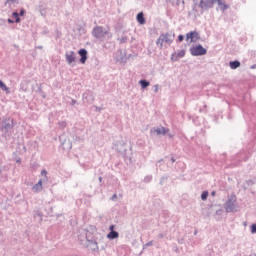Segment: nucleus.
Segmentation results:
<instances>
[{
  "label": "nucleus",
  "mask_w": 256,
  "mask_h": 256,
  "mask_svg": "<svg viewBox=\"0 0 256 256\" xmlns=\"http://www.w3.org/2000/svg\"><path fill=\"white\" fill-rule=\"evenodd\" d=\"M7 23H9L10 25H12L13 23H15V20L8 18L7 19Z\"/></svg>",
  "instance_id": "obj_37"
},
{
  "label": "nucleus",
  "mask_w": 256,
  "mask_h": 256,
  "mask_svg": "<svg viewBox=\"0 0 256 256\" xmlns=\"http://www.w3.org/2000/svg\"><path fill=\"white\" fill-rule=\"evenodd\" d=\"M215 195H217V192L212 191V192H211V196H212V197H215Z\"/></svg>",
  "instance_id": "obj_52"
},
{
  "label": "nucleus",
  "mask_w": 256,
  "mask_h": 256,
  "mask_svg": "<svg viewBox=\"0 0 256 256\" xmlns=\"http://www.w3.org/2000/svg\"><path fill=\"white\" fill-rule=\"evenodd\" d=\"M171 161H172V163H175V158L171 157Z\"/></svg>",
  "instance_id": "obj_56"
},
{
  "label": "nucleus",
  "mask_w": 256,
  "mask_h": 256,
  "mask_svg": "<svg viewBox=\"0 0 256 256\" xmlns=\"http://www.w3.org/2000/svg\"><path fill=\"white\" fill-rule=\"evenodd\" d=\"M235 203H237V197L235 195L230 196L224 204L226 213H236L237 208Z\"/></svg>",
  "instance_id": "obj_6"
},
{
  "label": "nucleus",
  "mask_w": 256,
  "mask_h": 256,
  "mask_svg": "<svg viewBox=\"0 0 256 256\" xmlns=\"http://www.w3.org/2000/svg\"><path fill=\"white\" fill-rule=\"evenodd\" d=\"M221 213H223V210H221V209L216 211V215H221Z\"/></svg>",
  "instance_id": "obj_48"
},
{
  "label": "nucleus",
  "mask_w": 256,
  "mask_h": 256,
  "mask_svg": "<svg viewBox=\"0 0 256 256\" xmlns=\"http://www.w3.org/2000/svg\"><path fill=\"white\" fill-rule=\"evenodd\" d=\"M78 55L80 56L79 62L82 65H85V63H87V60L89 59V52L87 51V49L81 48L80 50H78Z\"/></svg>",
  "instance_id": "obj_12"
},
{
  "label": "nucleus",
  "mask_w": 256,
  "mask_h": 256,
  "mask_svg": "<svg viewBox=\"0 0 256 256\" xmlns=\"http://www.w3.org/2000/svg\"><path fill=\"white\" fill-rule=\"evenodd\" d=\"M59 141H60L61 145H65V141H67V140L65 138H63V136H60Z\"/></svg>",
  "instance_id": "obj_33"
},
{
  "label": "nucleus",
  "mask_w": 256,
  "mask_h": 256,
  "mask_svg": "<svg viewBox=\"0 0 256 256\" xmlns=\"http://www.w3.org/2000/svg\"><path fill=\"white\" fill-rule=\"evenodd\" d=\"M157 135H167L169 133V129L165 127H161L158 129H155Z\"/></svg>",
  "instance_id": "obj_21"
},
{
  "label": "nucleus",
  "mask_w": 256,
  "mask_h": 256,
  "mask_svg": "<svg viewBox=\"0 0 256 256\" xmlns=\"http://www.w3.org/2000/svg\"><path fill=\"white\" fill-rule=\"evenodd\" d=\"M58 127L59 129H65V127H67V122L66 121L58 122Z\"/></svg>",
  "instance_id": "obj_28"
},
{
  "label": "nucleus",
  "mask_w": 256,
  "mask_h": 256,
  "mask_svg": "<svg viewBox=\"0 0 256 256\" xmlns=\"http://www.w3.org/2000/svg\"><path fill=\"white\" fill-rule=\"evenodd\" d=\"M92 231H95V227H94V228H92Z\"/></svg>",
  "instance_id": "obj_63"
},
{
  "label": "nucleus",
  "mask_w": 256,
  "mask_h": 256,
  "mask_svg": "<svg viewBox=\"0 0 256 256\" xmlns=\"http://www.w3.org/2000/svg\"><path fill=\"white\" fill-rule=\"evenodd\" d=\"M252 123H255V121L253 119H251Z\"/></svg>",
  "instance_id": "obj_60"
},
{
  "label": "nucleus",
  "mask_w": 256,
  "mask_h": 256,
  "mask_svg": "<svg viewBox=\"0 0 256 256\" xmlns=\"http://www.w3.org/2000/svg\"><path fill=\"white\" fill-rule=\"evenodd\" d=\"M189 51L192 57H203V55H207V48L203 47L201 44L193 45L190 47Z\"/></svg>",
  "instance_id": "obj_5"
},
{
  "label": "nucleus",
  "mask_w": 256,
  "mask_h": 256,
  "mask_svg": "<svg viewBox=\"0 0 256 256\" xmlns=\"http://www.w3.org/2000/svg\"><path fill=\"white\" fill-rule=\"evenodd\" d=\"M215 6V0H193L192 12H189L188 15H194V17H201L205 11L213 9Z\"/></svg>",
  "instance_id": "obj_1"
},
{
  "label": "nucleus",
  "mask_w": 256,
  "mask_h": 256,
  "mask_svg": "<svg viewBox=\"0 0 256 256\" xmlns=\"http://www.w3.org/2000/svg\"><path fill=\"white\" fill-rule=\"evenodd\" d=\"M0 89L2 91H5L6 93H9V87H7V85L5 84V82H3V80H0Z\"/></svg>",
  "instance_id": "obj_24"
},
{
  "label": "nucleus",
  "mask_w": 256,
  "mask_h": 256,
  "mask_svg": "<svg viewBox=\"0 0 256 256\" xmlns=\"http://www.w3.org/2000/svg\"><path fill=\"white\" fill-rule=\"evenodd\" d=\"M95 109H96V111H98V112L103 111V108H101V107H99V106H95Z\"/></svg>",
  "instance_id": "obj_42"
},
{
  "label": "nucleus",
  "mask_w": 256,
  "mask_h": 256,
  "mask_svg": "<svg viewBox=\"0 0 256 256\" xmlns=\"http://www.w3.org/2000/svg\"><path fill=\"white\" fill-rule=\"evenodd\" d=\"M82 99H83L84 103H88L89 105H91V103H93V101H95V96L93 95V92L91 90H86L82 94Z\"/></svg>",
  "instance_id": "obj_11"
},
{
  "label": "nucleus",
  "mask_w": 256,
  "mask_h": 256,
  "mask_svg": "<svg viewBox=\"0 0 256 256\" xmlns=\"http://www.w3.org/2000/svg\"><path fill=\"white\" fill-rule=\"evenodd\" d=\"M1 173H2V170H1V168H0V175H1Z\"/></svg>",
  "instance_id": "obj_62"
},
{
  "label": "nucleus",
  "mask_w": 256,
  "mask_h": 256,
  "mask_svg": "<svg viewBox=\"0 0 256 256\" xmlns=\"http://www.w3.org/2000/svg\"><path fill=\"white\" fill-rule=\"evenodd\" d=\"M91 166L90 165H87V167H85V169H89Z\"/></svg>",
  "instance_id": "obj_57"
},
{
  "label": "nucleus",
  "mask_w": 256,
  "mask_h": 256,
  "mask_svg": "<svg viewBox=\"0 0 256 256\" xmlns=\"http://www.w3.org/2000/svg\"><path fill=\"white\" fill-rule=\"evenodd\" d=\"M41 175H42V177H47V170H42L41 171Z\"/></svg>",
  "instance_id": "obj_36"
},
{
  "label": "nucleus",
  "mask_w": 256,
  "mask_h": 256,
  "mask_svg": "<svg viewBox=\"0 0 256 256\" xmlns=\"http://www.w3.org/2000/svg\"><path fill=\"white\" fill-rule=\"evenodd\" d=\"M176 56L178 57V59H183V57H185V50H180L176 53Z\"/></svg>",
  "instance_id": "obj_25"
},
{
  "label": "nucleus",
  "mask_w": 256,
  "mask_h": 256,
  "mask_svg": "<svg viewBox=\"0 0 256 256\" xmlns=\"http://www.w3.org/2000/svg\"><path fill=\"white\" fill-rule=\"evenodd\" d=\"M151 246H153V241L147 242V243L143 246V249H147V247H151Z\"/></svg>",
  "instance_id": "obj_31"
},
{
  "label": "nucleus",
  "mask_w": 256,
  "mask_h": 256,
  "mask_svg": "<svg viewBox=\"0 0 256 256\" xmlns=\"http://www.w3.org/2000/svg\"><path fill=\"white\" fill-rule=\"evenodd\" d=\"M92 35L95 39H103L106 35H109V31L105 30L103 26H95L92 30Z\"/></svg>",
  "instance_id": "obj_8"
},
{
  "label": "nucleus",
  "mask_w": 256,
  "mask_h": 256,
  "mask_svg": "<svg viewBox=\"0 0 256 256\" xmlns=\"http://www.w3.org/2000/svg\"><path fill=\"white\" fill-rule=\"evenodd\" d=\"M101 249H105V246H102Z\"/></svg>",
  "instance_id": "obj_61"
},
{
  "label": "nucleus",
  "mask_w": 256,
  "mask_h": 256,
  "mask_svg": "<svg viewBox=\"0 0 256 256\" xmlns=\"http://www.w3.org/2000/svg\"><path fill=\"white\" fill-rule=\"evenodd\" d=\"M159 92V84H155L154 85V93H158Z\"/></svg>",
  "instance_id": "obj_35"
},
{
  "label": "nucleus",
  "mask_w": 256,
  "mask_h": 256,
  "mask_svg": "<svg viewBox=\"0 0 256 256\" xmlns=\"http://www.w3.org/2000/svg\"><path fill=\"white\" fill-rule=\"evenodd\" d=\"M4 5L5 7H9V9H11V7H15V5H19V0H6Z\"/></svg>",
  "instance_id": "obj_19"
},
{
  "label": "nucleus",
  "mask_w": 256,
  "mask_h": 256,
  "mask_svg": "<svg viewBox=\"0 0 256 256\" xmlns=\"http://www.w3.org/2000/svg\"><path fill=\"white\" fill-rule=\"evenodd\" d=\"M151 181H153L152 175H147L144 177V183H151Z\"/></svg>",
  "instance_id": "obj_29"
},
{
  "label": "nucleus",
  "mask_w": 256,
  "mask_h": 256,
  "mask_svg": "<svg viewBox=\"0 0 256 256\" xmlns=\"http://www.w3.org/2000/svg\"><path fill=\"white\" fill-rule=\"evenodd\" d=\"M175 39V34L173 32H166L160 34L158 39L156 40V45L159 49H163V44L171 45Z\"/></svg>",
  "instance_id": "obj_2"
},
{
  "label": "nucleus",
  "mask_w": 256,
  "mask_h": 256,
  "mask_svg": "<svg viewBox=\"0 0 256 256\" xmlns=\"http://www.w3.org/2000/svg\"><path fill=\"white\" fill-rule=\"evenodd\" d=\"M165 237V234H163V233H160L159 235H158V239H163Z\"/></svg>",
  "instance_id": "obj_44"
},
{
  "label": "nucleus",
  "mask_w": 256,
  "mask_h": 256,
  "mask_svg": "<svg viewBox=\"0 0 256 256\" xmlns=\"http://www.w3.org/2000/svg\"><path fill=\"white\" fill-rule=\"evenodd\" d=\"M109 231L111 232V231H115V225H110L109 226Z\"/></svg>",
  "instance_id": "obj_41"
},
{
  "label": "nucleus",
  "mask_w": 256,
  "mask_h": 256,
  "mask_svg": "<svg viewBox=\"0 0 256 256\" xmlns=\"http://www.w3.org/2000/svg\"><path fill=\"white\" fill-rule=\"evenodd\" d=\"M170 59H171V61H173V62L179 61V58H178V56H177V52H173Z\"/></svg>",
  "instance_id": "obj_27"
},
{
  "label": "nucleus",
  "mask_w": 256,
  "mask_h": 256,
  "mask_svg": "<svg viewBox=\"0 0 256 256\" xmlns=\"http://www.w3.org/2000/svg\"><path fill=\"white\" fill-rule=\"evenodd\" d=\"M184 40H185V36L184 35H182V34L178 35L179 43H182V41H184Z\"/></svg>",
  "instance_id": "obj_32"
},
{
  "label": "nucleus",
  "mask_w": 256,
  "mask_h": 256,
  "mask_svg": "<svg viewBox=\"0 0 256 256\" xmlns=\"http://www.w3.org/2000/svg\"><path fill=\"white\" fill-rule=\"evenodd\" d=\"M215 3L218 5L217 11H221V13H225L230 7L229 4L225 3V0H215Z\"/></svg>",
  "instance_id": "obj_13"
},
{
  "label": "nucleus",
  "mask_w": 256,
  "mask_h": 256,
  "mask_svg": "<svg viewBox=\"0 0 256 256\" xmlns=\"http://www.w3.org/2000/svg\"><path fill=\"white\" fill-rule=\"evenodd\" d=\"M120 41H121V43H126L127 37H122Z\"/></svg>",
  "instance_id": "obj_43"
},
{
  "label": "nucleus",
  "mask_w": 256,
  "mask_h": 256,
  "mask_svg": "<svg viewBox=\"0 0 256 256\" xmlns=\"http://www.w3.org/2000/svg\"><path fill=\"white\" fill-rule=\"evenodd\" d=\"M159 163H163V159H160V160L157 161L156 167H159Z\"/></svg>",
  "instance_id": "obj_45"
},
{
  "label": "nucleus",
  "mask_w": 256,
  "mask_h": 256,
  "mask_svg": "<svg viewBox=\"0 0 256 256\" xmlns=\"http://www.w3.org/2000/svg\"><path fill=\"white\" fill-rule=\"evenodd\" d=\"M165 179H167V177H162V178L160 179V185H163V181H164Z\"/></svg>",
  "instance_id": "obj_46"
},
{
  "label": "nucleus",
  "mask_w": 256,
  "mask_h": 256,
  "mask_svg": "<svg viewBox=\"0 0 256 256\" xmlns=\"http://www.w3.org/2000/svg\"><path fill=\"white\" fill-rule=\"evenodd\" d=\"M139 85L141 86V89H147V87L151 85V82H149L147 79H141L139 80Z\"/></svg>",
  "instance_id": "obj_20"
},
{
  "label": "nucleus",
  "mask_w": 256,
  "mask_h": 256,
  "mask_svg": "<svg viewBox=\"0 0 256 256\" xmlns=\"http://www.w3.org/2000/svg\"><path fill=\"white\" fill-rule=\"evenodd\" d=\"M246 183L247 185H253V180H247Z\"/></svg>",
  "instance_id": "obj_47"
},
{
  "label": "nucleus",
  "mask_w": 256,
  "mask_h": 256,
  "mask_svg": "<svg viewBox=\"0 0 256 256\" xmlns=\"http://www.w3.org/2000/svg\"><path fill=\"white\" fill-rule=\"evenodd\" d=\"M136 21L139 23V25H145V14L143 12H139L136 16Z\"/></svg>",
  "instance_id": "obj_16"
},
{
  "label": "nucleus",
  "mask_w": 256,
  "mask_h": 256,
  "mask_svg": "<svg viewBox=\"0 0 256 256\" xmlns=\"http://www.w3.org/2000/svg\"><path fill=\"white\" fill-rule=\"evenodd\" d=\"M107 239H110V241H113V239H119V232L112 230L107 234Z\"/></svg>",
  "instance_id": "obj_18"
},
{
  "label": "nucleus",
  "mask_w": 256,
  "mask_h": 256,
  "mask_svg": "<svg viewBox=\"0 0 256 256\" xmlns=\"http://www.w3.org/2000/svg\"><path fill=\"white\" fill-rule=\"evenodd\" d=\"M207 197H209V192L208 191H203L202 194H201L202 201H207Z\"/></svg>",
  "instance_id": "obj_26"
},
{
  "label": "nucleus",
  "mask_w": 256,
  "mask_h": 256,
  "mask_svg": "<svg viewBox=\"0 0 256 256\" xmlns=\"http://www.w3.org/2000/svg\"><path fill=\"white\" fill-rule=\"evenodd\" d=\"M179 243H183V240H179Z\"/></svg>",
  "instance_id": "obj_59"
},
{
  "label": "nucleus",
  "mask_w": 256,
  "mask_h": 256,
  "mask_svg": "<svg viewBox=\"0 0 256 256\" xmlns=\"http://www.w3.org/2000/svg\"><path fill=\"white\" fill-rule=\"evenodd\" d=\"M169 3L173 5V7H179V5H185V0H169Z\"/></svg>",
  "instance_id": "obj_22"
},
{
  "label": "nucleus",
  "mask_w": 256,
  "mask_h": 256,
  "mask_svg": "<svg viewBox=\"0 0 256 256\" xmlns=\"http://www.w3.org/2000/svg\"><path fill=\"white\" fill-rule=\"evenodd\" d=\"M186 41H189V43H197L199 39H201V34L199 32L193 30L186 34Z\"/></svg>",
  "instance_id": "obj_9"
},
{
  "label": "nucleus",
  "mask_w": 256,
  "mask_h": 256,
  "mask_svg": "<svg viewBox=\"0 0 256 256\" xmlns=\"http://www.w3.org/2000/svg\"><path fill=\"white\" fill-rule=\"evenodd\" d=\"M125 145H127V143H125V140L120 139L113 143L112 149H115L117 153L124 155V158L129 159L130 163H133L131 157L127 156V148L125 147Z\"/></svg>",
  "instance_id": "obj_3"
},
{
  "label": "nucleus",
  "mask_w": 256,
  "mask_h": 256,
  "mask_svg": "<svg viewBox=\"0 0 256 256\" xmlns=\"http://www.w3.org/2000/svg\"><path fill=\"white\" fill-rule=\"evenodd\" d=\"M36 49H43V46H36Z\"/></svg>",
  "instance_id": "obj_55"
},
{
  "label": "nucleus",
  "mask_w": 256,
  "mask_h": 256,
  "mask_svg": "<svg viewBox=\"0 0 256 256\" xmlns=\"http://www.w3.org/2000/svg\"><path fill=\"white\" fill-rule=\"evenodd\" d=\"M13 127H15V123L13 118L11 117H4L1 121L0 130L8 135V133H11L13 131Z\"/></svg>",
  "instance_id": "obj_4"
},
{
  "label": "nucleus",
  "mask_w": 256,
  "mask_h": 256,
  "mask_svg": "<svg viewBox=\"0 0 256 256\" xmlns=\"http://www.w3.org/2000/svg\"><path fill=\"white\" fill-rule=\"evenodd\" d=\"M250 69H256V64H253L252 66H250Z\"/></svg>",
  "instance_id": "obj_53"
},
{
  "label": "nucleus",
  "mask_w": 256,
  "mask_h": 256,
  "mask_svg": "<svg viewBox=\"0 0 256 256\" xmlns=\"http://www.w3.org/2000/svg\"><path fill=\"white\" fill-rule=\"evenodd\" d=\"M229 67L230 69H239V67H241V62L239 60H233L229 62Z\"/></svg>",
  "instance_id": "obj_17"
},
{
  "label": "nucleus",
  "mask_w": 256,
  "mask_h": 256,
  "mask_svg": "<svg viewBox=\"0 0 256 256\" xmlns=\"http://www.w3.org/2000/svg\"><path fill=\"white\" fill-rule=\"evenodd\" d=\"M98 181H99V183H100V187H102L103 186V177H99L98 178Z\"/></svg>",
  "instance_id": "obj_38"
},
{
  "label": "nucleus",
  "mask_w": 256,
  "mask_h": 256,
  "mask_svg": "<svg viewBox=\"0 0 256 256\" xmlns=\"http://www.w3.org/2000/svg\"><path fill=\"white\" fill-rule=\"evenodd\" d=\"M43 90L41 89V87H38V93H42Z\"/></svg>",
  "instance_id": "obj_54"
},
{
  "label": "nucleus",
  "mask_w": 256,
  "mask_h": 256,
  "mask_svg": "<svg viewBox=\"0 0 256 256\" xmlns=\"http://www.w3.org/2000/svg\"><path fill=\"white\" fill-rule=\"evenodd\" d=\"M110 199L111 201H117V194H113Z\"/></svg>",
  "instance_id": "obj_39"
},
{
  "label": "nucleus",
  "mask_w": 256,
  "mask_h": 256,
  "mask_svg": "<svg viewBox=\"0 0 256 256\" xmlns=\"http://www.w3.org/2000/svg\"><path fill=\"white\" fill-rule=\"evenodd\" d=\"M65 57H66V62L68 63V65H73V63H75V61H77V57H75L74 51L66 52Z\"/></svg>",
  "instance_id": "obj_14"
},
{
  "label": "nucleus",
  "mask_w": 256,
  "mask_h": 256,
  "mask_svg": "<svg viewBox=\"0 0 256 256\" xmlns=\"http://www.w3.org/2000/svg\"><path fill=\"white\" fill-rule=\"evenodd\" d=\"M86 241L88 242V245L92 246V251L99 253V243L95 239V236H93V233L89 231L86 232Z\"/></svg>",
  "instance_id": "obj_7"
},
{
  "label": "nucleus",
  "mask_w": 256,
  "mask_h": 256,
  "mask_svg": "<svg viewBox=\"0 0 256 256\" xmlns=\"http://www.w3.org/2000/svg\"><path fill=\"white\" fill-rule=\"evenodd\" d=\"M250 231H251L252 235H255V234H256V223H253V224L250 226Z\"/></svg>",
  "instance_id": "obj_30"
},
{
  "label": "nucleus",
  "mask_w": 256,
  "mask_h": 256,
  "mask_svg": "<svg viewBox=\"0 0 256 256\" xmlns=\"http://www.w3.org/2000/svg\"><path fill=\"white\" fill-rule=\"evenodd\" d=\"M40 93H41L43 99H45L47 97V94H45L44 92H40Z\"/></svg>",
  "instance_id": "obj_51"
},
{
  "label": "nucleus",
  "mask_w": 256,
  "mask_h": 256,
  "mask_svg": "<svg viewBox=\"0 0 256 256\" xmlns=\"http://www.w3.org/2000/svg\"><path fill=\"white\" fill-rule=\"evenodd\" d=\"M12 17H13V19H15L14 20L15 23H19L21 21V17L19 16V12H17V11H14L12 13Z\"/></svg>",
  "instance_id": "obj_23"
},
{
  "label": "nucleus",
  "mask_w": 256,
  "mask_h": 256,
  "mask_svg": "<svg viewBox=\"0 0 256 256\" xmlns=\"http://www.w3.org/2000/svg\"><path fill=\"white\" fill-rule=\"evenodd\" d=\"M43 35H47V33H49V30H47V29H45V30H43Z\"/></svg>",
  "instance_id": "obj_50"
},
{
  "label": "nucleus",
  "mask_w": 256,
  "mask_h": 256,
  "mask_svg": "<svg viewBox=\"0 0 256 256\" xmlns=\"http://www.w3.org/2000/svg\"><path fill=\"white\" fill-rule=\"evenodd\" d=\"M166 135H168V137L170 139H173L175 137V135L173 133H169V131H168V133Z\"/></svg>",
  "instance_id": "obj_40"
},
{
  "label": "nucleus",
  "mask_w": 256,
  "mask_h": 256,
  "mask_svg": "<svg viewBox=\"0 0 256 256\" xmlns=\"http://www.w3.org/2000/svg\"><path fill=\"white\" fill-rule=\"evenodd\" d=\"M35 193H41L43 191V179H39L38 183L33 186Z\"/></svg>",
  "instance_id": "obj_15"
},
{
  "label": "nucleus",
  "mask_w": 256,
  "mask_h": 256,
  "mask_svg": "<svg viewBox=\"0 0 256 256\" xmlns=\"http://www.w3.org/2000/svg\"><path fill=\"white\" fill-rule=\"evenodd\" d=\"M18 15L20 16V17H23V16H25V9H21L20 10V12L18 13Z\"/></svg>",
  "instance_id": "obj_34"
},
{
  "label": "nucleus",
  "mask_w": 256,
  "mask_h": 256,
  "mask_svg": "<svg viewBox=\"0 0 256 256\" xmlns=\"http://www.w3.org/2000/svg\"><path fill=\"white\" fill-rule=\"evenodd\" d=\"M197 233H198V231H197V230H195V231H194V235H197Z\"/></svg>",
  "instance_id": "obj_58"
},
{
  "label": "nucleus",
  "mask_w": 256,
  "mask_h": 256,
  "mask_svg": "<svg viewBox=\"0 0 256 256\" xmlns=\"http://www.w3.org/2000/svg\"><path fill=\"white\" fill-rule=\"evenodd\" d=\"M115 60L117 63H123V65H125V63H127V52L123 51V49H118L116 51Z\"/></svg>",
  "instance_id": "obj_10"
},
{
  "label": "nucleus",
  "mask_w": 256,
  "mask_h": 256,
  "mask_svg": "<svg viewBox=\"0 0 256 256\" xmlns=\"http://www.w3.org/2000/svg\"><path fill=\"white\" fill-rule=\"evenodd\" d=\"M76 103H77V100H75V99L71 100V105H75Z\"/></svg>",
  "instance_id": "obj_49"
}]
</instances>
